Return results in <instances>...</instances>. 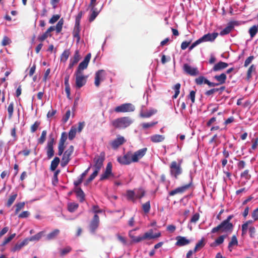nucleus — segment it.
I'll use <instances>...</instances> for the list:
<instances>
[{
    "mask_svg": "<svg viewBox=\"0 0 258 258\" xmlns=\"http://www.w3.org/2000/svg\"><path fill=\"white\" fill-rule=\"evenodd\" d=\"M133 121L129 116L119 117L111 121L112 126L118 129H123L129 126Z\"/></svg>",
    "mask_w": 258,
    "mask_h": 258,
    "instance_id": "obj_1",
    "label": "nucleus"
},
{
    "mask_svg": "<svg viewBox=\"0 0 258 258\" xmlns=\"http://www.w3.org/2000/svg\"><path fill=\"white\" fill-rule=\"evenodd\" d=\"M233 229V225L232 223H228L224 220L217 226L213 228L211 230V233H215L219 231L221 232H231Z\"/></svg>",
    "mask_w": 258,
    "mask_h": 258,
    "instance_id": "obj_2",
    "label": "nucleus"
},
{
    "mask_svg": "<svg viewBox=\"0 0 258 258\" xmlns=\"http://www.w3.org/2000/svg\"><path fill=\"white\" fill-rule=\"evenodd\" d=\"M181 160L178 163L175 161H173L171 163L170 165V172L172 176H174L175 178H177L178 176L182 173V170L181 167Z\"/></svg>",
    "mask_w": 258,
    "mask_h": 258,
    "instance_id": "obj_3",
    "label": "nucleus"
},
{
    "mask_svg": "<svg viewBox=\"0 0 258 258\" xmlns=\"http://www.w3.org/2000/svg\"><path fill=\"white\" fill-rule=\"evenodd\" d=\"M74 148L73 145L70 146L69 148L64 152L61 159V166H66L71 159V156L74 152Z\"/></svg>",
    "mask_w": 258,
    "mask_h": 258,
    "instance_id": "obj_4",
    "label": "nucleus"
},
{
    "mask_svg": "<svg viewBox=\"0 0 258 258\" xmlns=\"http://www.w3.org/2000/svg\"><path fill=\"white\" fill-rule=\"evenodd\" d=\"M105 153L104 152H102L99 155L95 156L93 159L94 163V167L95 169L100 170L103 165V162L105 160Z\"/></svg>",
    "mask_w": 258,
    "mask_h": 258,
    "instance_id": "obj_5",
    "label": "nucleus"
},
{
    "mask_svg": "<svg viewBox=\"0 0 258 258\" xmlns=\"http://www.w3.org/2000/svg\"><path fill=\"white\" fill-rule=\"evenodd\" d=\"M135 109V107L132 104L127 103L116 107L114 111L116 112H129L134 111Z\"/></svg>",
    "mask_w": 258,
    "mask_h": 258,
    "instance_id": "obj_6",
    "label": "nucleus"
},
{
    "mask_svg": "<svg viewBox=\"0 0 258 258\" xmlns=\"http://www.w3.org/2000/svg\"><path fill=\"white\" fill-rule=\"evenodd\" d=\"M75 76L76 87L80 89L86 84L88 76L84 75L83 73L79 74L76 72H75Z\"/></svg>",
    "mask_w": 258,
    "mask_h": 258,
    "instance_id": "obj_7",
    "label": "nucleus"
},
{
    "mask_svg": "<svg viewBox=\"0 0 258 258\" xmlns=\"http://www.w3.org/2000/svg\"><path fill=\"white\" fill-rule=\"evenodd\" d=\"M132 152L128 151L126 152L123 156H119L117 158V161L123 165H129L131 163L133 162L132 161Z\"/></svg>",
    "mask_w": 258,
    "mask_h": 258,
    "instance_id": "obj_8",
    "label": "nucleus"
},
{
    "mask_svg": "<svg viewBox=\"0 0 258 258\" xmlns=\"http://www.w3.org/2000/svg\"><path fill=\"white\" fill-rule=\"evenodd\" d=\"M147 151V148L141 149L134 153L132 152V161L133 162H138L140 159L142 158L146 154Z\"/></svg>",
    "mask_w": 258,
    "mask_h": 258,
    "instance_id": "obj_9",
    "label": "nucleus"
},
{
    "mask_svg": "<svg viewBox=\"0 0 258 258\" xmlns=\"http://www.w3.org/2000/svg\"><path fill=\"white\" fill-rule=\"evenodd\" d=\"M91 54L90 53L87 54L86 56L85 57L84 60L80 63L79 66L76 71V73H83V71L86 69H87L88 63L91 59Z\"/></svg>",
    "mask_w": 258,
    "mask_h": 258,
    "instance_id": "obj_10",
    "label": "nucleus"
},
{
    "mask_svg": "<svg viewBox=\"0 0 258 258\" xmlns=\"http://www.w3.org/2000/svg\"><path fill=\"white\" fill-rule=\"evenodd\" d=\"M110 176H114L112 172V164L111 162H109L107 164L104 172L100 176V180L102 181L107 179Z\"/></svg>",
    "mask_w": 258,
    "mask_h": 258,
    "instance_id": "obj_11",
    "label": "nucleus"
},
{
    "mask_svg": "<svg viewBox=\"0 0 258 258\" xmlns=\"http://www.w3.org/2000/svg\"><path fill=\"white\" fill-rule=\"evenodd\" d=\"M54 143V139L53 138H50L49 141L47 143L46 147V153L47 158L51 159L54 154V151L53 150V144Z\"/></svg>",
    "mask_w": 258,
    "mask_h": 258,
    "instance_id": "obj_12",
    "label": "nucleus"
},
{
    "mask_svg": "<svg viewBox=\"0 0 258 258\" xmlns=\"http://www.w3.org/2000/svg\"><path fill=\"white\" fill-rule=\"evenodd\" d=\"M99 217L97 214H95L89 225L90 230L92 233L95 232L99 226Z\"/></svg>",
    "mask_w": 258,
    "mask_h": 258,
    "instance_id": "obj_13",
    "label": "nucleus"
},
{
    "mask_svg": "<svg viewBox=\"0 0 258 258\" xmlns=\"http://www.w3.org/2000/svg\"><path fill=\"white\" fill-rule=\"evenodd\" d=\"M191 184V182L183 186L178 187L174 190L170 191L169 195L170 196H173L177 194H182L190 187Z\"/></svg>",
    "mask_w": 258,
    "mask_h": 258,
    "instance_id": "obj_14",
    "label": "nucleus"
},
{
    "mask_svg": "<svg viewBox=\"0 0 258 258\" xmlns=\"http://www.w3.org/2000/svg\"><path fill=\"white\" fill-rule=\"evenodd\" d=\"M218 33L217 32H214L213 33H209L203 35L202 37L200 38V39L202 42L207 41L213 42L215 40V39L218 37Z\"/></svg>",
    "mask_w": 258,
    "mask_h": 258,
    "instance_id": "obj_15",
    "label": "nucleus"
},
{
    "mask_svg": "<svg viewBox=\"0 0 258 258\" xmlns=\"http://www.w3.org/2000/svg\"><path fill=\"white\" fill-rule=\"evenodd\" d=\"M195 82L197 85H202L203 84H207L209 87H215L213 82L209 81L205 77L200 76L195 79Z\"/></svg>",
    "mask_w": 258,
    "mask_h": 258,
    "instance_id": "obj_16",
    "label": "nucleus"
},
{
    "mask_svg": "<svg viewBox=\"0 0 258 258\" xmlns=\"http://www.w3.org/2000/svg\"><path fill=\"white\" fill-rule=\"evenodd\" d=\"M183 70L186 74L190 75V76H196L199 73L197 68H192L187 63L184 64Z\"/></svg>",
    "mask_w": 258,
    "mask_h": 258,
    "instance_id": "obj_17",
    "label": "nucleus"
},
{
    "mask_svg": "<svg viewBox=\"0 0 258 258\" xmlns=\"http://www.w3.org/2000/svg\"><path fill=\"white\" fill-rule=\"evenodd\" d=\"M104 73L105 71L103 70H99L96 72L94 84L97 87L100 86V82L103 80V77Z\"/></svg>",
    "mask_w": 258,
    "mask_h": 258,
    "instance_id": "obj_18",
    "label": "nucleus"
},
{
    "mask_svg": "<svg viewBox=\"0 0 258 258\" xmlns=\"http://www.w3.org/2000/svg\"><path fill=\"white\" fill-rule=\"evenodd\" d=\"M125 142L124 137L122 136H118L116 139L112 141L110 144L112 148L116 149L119 146L122 145Z\"/></svg>",
    "mask_w": 258,
    "mask_h": 258,
    "instance_id": "obj_19",
    "label": "nucleus"
},
{
    "mask_svg": "<svg viewBox=\"0 0 258 258\" xmlns=\"http://www.w3.org/2000/svg\"><path fill=\"white\" fill-rule=\"evenodd\" d=\"M176 242L175 245L178 246H183L189 244L190 240L185 237L178 236L176 237Z\"/></svg>",
    "mask_w": 258,
    "mask_h": 258,
    "instance_id": "obj_20",
    "label": "nucleus"
},
{
    "mask_svg": "<svg viewBox=\"0 0 258 258\" xmlns=\"http://www.w3.org/2000/svg\"><path fill=\"white\" fill-rule=\"evenodd\" d=\"M237 22L235 21L229 22L228 24V25L222 31H221V32H220V34L222 36H223L229 34L234 28V25Z\"/></svg>",
    "mask_w": 258,
    "mask_h": 258,
    "instance_id": "obj_21",
    "label": "nucleus"
},
{
    "mask_svg": "<svg viewBox=\"0 0 258 258\" xmlns=\"http://www.w3.org/2000/svg\"><path fill=\"white\" fill-rule=\"evenodd\" d=\"M213 78L218 82V83H214L216 85L215 86H217L225 83L227 76L225 74L222 73L220 75L215 76Z\"/></svg>",
    "mask_w": 258,
    "mask_h": 258,
    "instance_id": "obj_22",
    "label": "nucleus"
},
{
    "mask_svg": "<svg viewBox=\"0 0 258 258\" xmlns=\"http://www.w3.org/2000/svg\"><path fill=\"white\" fill-rule=\"evenodd\" d=\"M55 30L54 26H50L42 35L38 37V40L41 42L45 40L48 36H51L50 32Z\"/></svg>",
    "mask_w": 258,
    "mask_h": 258,
    "instance_id": "obj_23",
    "label": "nucleus"
},
{
    "mask_svg": "<svg viewBox=\"0 0 258 258\" xmlns=\"http://www.w3.org/2000/svg\"><path fill=\"white\" fill-rule=\"evenodd\" d=\"M228 66L227 63L220 61L214 66L212 70L214 72H218L226 68Z\"/></svg>",
    "mask_w": 258,
    "mask_h": 258,
    "instance_id": "obj_24",
    "label": "nucleus"
},
{
    "mask_svg": "<svg viewBox=\"0 0 258 258\" xmlns=\"http://www.w3.org/2000/svg\"><path fill=\"white\" fill-rule=\"evenodd\" d=\"M81 28L80 25H75L74 28L73 32V35L74 38L77 39L76 42L79 43L80 41V33Z\"/></svg>",
    "mask_w": 258,
    "mask_h": 258,
    "instance_id": "obj_25",
    "label": "nucleus"
},
{
    "mask_svg": "<svg viewBox=\"0 0 258 258\" xmlns=\"http://www.w3.org/2000/svg\"><path fill=\"white\" fill-rule=\"evenodd\" d=\"M225 87L222 86L219 88H213L207 91L205 94L207 96H210L212 95L215 92H218L220 94H222V93L225 90Z\"/></svg>",
    "mask_w": 258,
    "mask_h": 258,
    "instance_id": "obj_26",
    "label": "nucleus"
},
{
    "mask_svg": "<svg viewBox=\"0 0 258 258\" xmlns=\"http://www.w3.org/2000/svg\"><path fill=\"white\" fill-rule=\"evenodd\" d=\"M151 141L153 143H159L163 142L165 140V137L160 135H154L150 137Z\"/></svg>",
    "mask_w": 258,
    "mask_h": 258,
    "instance_id": "obj_27",
    "label": "nucleus"
},
{
    "mask_svg": "<svg viewBox=\"0 0 258 258\" xmlns=\"http://www.w3.org/2000/svg\"><path fill=\"white\" fill-rule=\"evenodd\" d=\"M153 239V230H150L149 231L144 233V235H141V238L139 240H141V241L146 240V239Z\"/></svg>",
    "mask_w": 258,
    "mask_h": 258,
    "instance_id": "obj_28",
    "label": "nucleus"
},
{
    "mask_svg": "<svg viewBox=\"0 0 258 258\" xmlns=\"http://www.w3.org/2000/svg\"><path fill=\"white\" fill-rule=\"evenodd\" d=\"M28 244V240L24 239L22 242L20 243H16L13 247L12 251L15 252L20 250L22 247Z\"/></svg>",
    "mask_w": 258,
    "mask_h": 258,
    "instance_id": "obj_29",
    "label": "nucleus"
},
{
    "mask_svg": "<svg viewBox=\"0 0 258 258\" xmlns=\"http://www.w3.org/2000/svg\"><path fill=\"white\" fill-rule=\"evenodd\" d=\"M90 8L91 9L92 13L89 16V21L90 22H92L95 19V18L98 15L99 12L97 11V9L95 8V7H94L93 9H92V8Z\"/></svg>",
    "mask_w": 258,
    "mask_h": 258,
    "instance_id": "obj_30",
    "label": "nucleus"
},
{
    "mask_svg": "<svg viewBox=\"0 0 258 258\" xmlns=\"http://www.w3.org/2000/svg\"><path fill=\"white\" fill-rule=\"evenodd\" d=\"M76 193L77 198L79 199L80 202H83L85 200V194L81 189V188L79 187L76 190Z\"/></svg>",
    "mask_w": 258,
    "mask_h": 258,
    "instance_id": "obj_31",
    "label": "nucleus"
},
{
    "mask_svg": "<svg viewBox=\"0 0 258 258\" xmlns=\"http://www.w3.org/2000/svg\"><path fill=\"white\" fill-rule=\"evenodd\" d=\"M60 162V159L58 157H55L51 162L50 169L51 171L55 170Z\"/></svg>",
    "mask_w": 258,
    "mask_h": 258,
    "instance_id": "obj_32",
    "label": "nucleus"
},
{
    "mask_svg": "<svg viewBox=\"0 0 258 258\" xmlns=\"http://www.w3.org/2000/svg\"><path fill=\"white\" fill-rule=\"evenodd\" d=\"M70 54H71V52H70V49L64 50L60 55V61L65 62L68 59Z\"/></svg>",
    "mask_w": 258,
    "mask_h": 258,
    "instance_id": "obj_33",
    "label": "nucleus"
},
{
    "mask_svg": "<svg viewBox=\"0 0 258 258\" xmlns=\"http://www.w3.org/2000/svg\"><path fill=\"white\" fill-rule=\"evenodd\" d=\"M43 233V231L39 232L35 235L31 236L29 238H26V240H28V243L29 242V241H38L41 238Z\"/></svg>",
    "mask_w": 258,
    "mask_h": 258,
    "instance_id": "obj_34",
    "label": "nucleus"
},
{
    "mask_svg": "<svg viewBox=\"0 0 258 258\" xmlns=\"http://www.w3.org/2000/svg\"><path fill=\"white\" fill-rule=\"evenodd\" d=\"M127 199L134 202L137 199L136 198V193L134 190H128L126 191Z\"/></svg>",
    "mask_w": 258,
    "mask_h": 258,
    "instance_id": "obj_35",
    "label": "nucleus"
},
{
    "mask_svg": "<svg viewBox=\"0 0 258 258\" xmlns=\"http://www.w3.org/2000/svg\"><path fill=\"white\" fill-rule=\"evenodd\" d=\"M17 193L16 192H13L12 195L10 196L6 204L8 207H10L13 204L17 197Z\"/></svg>",
    "mask_w": 258,
    "mask_h": 258,
    "instance_id": "obj_36",
    "label": "nucleus"
},
{
    "mask_svg": "<svg viewBox=\"0 0 258 258\" xmlns=\"http://www.w3.org/2000/svg\"><path fill=\"white\" fill-rule=\"evenodd\" d=\"M238 245V241L237 237L235 235H233L231 241L229 242L228 244V249L229 250L231 251L232 250V247L234 245Z\"/></svg>",
    "mask_w": 258,
    "mask_h": 258,
    "instance_id": "obj_37",
    "label": "nucleus"
},
{
    "mask_svg": "<svg viewBox=\"0 0 258 258\" xmlns=\"http://www.w3.org/2000/svg\"><path fill=\"white\" fill-rule=\"evenodd\" d=\"M205 245V239L204 238H202L196 245L194 249V252H196L198 250L201 249L203 248Z\"/></svg>",
    "mask_w": 258,
    "mask_h": 258,
    "instance_id": "obj_38",
    "label": "nucleus"
},
{
    "mask_svg": "<svg viewBox=\"0 0 258 258\" xmlns=\"http://www.w3.org/2000/svg\"><path fill=\"white\" fill-rule=\"evenodd\" d=\"M255 67L254 64H252L250 66V67L248 68L247 73H246V79L247 80H249L251 77L252 75L251 74L252 72H255Z\"/></svg>",
    "mask_w": 258,
    "mask_h": 258,
    "instance_id": "obj_39",
    "label": "nucleus"
},
{
    "mask_svg": "<svg viewBox=\"0 0 258 258\" xmlns=\"http://www.w3.org/2000/svg\"><path fill=\"white\" fill-rule=\"evenodd\" d=\"M78 207L79 205L76 203H70L68 204V210L72 213L75 212Z\"/></svg>",
    "mask_w": 258,
    "mask_h": 258,
    "instance_id": "obj_40",
    "label": "nucleus"
},
{
    "mask_svg": "<svg viewBox=\"0 0 258 258\" xmlns=\"http://www.w3.org/2000/svg\"><path fill=\"white\" fill-rule=\"evenodd\" d=\"M59 233V230L58 229H55L51 232L49 233L47 235V239L48 240H51L55 238Z\"/></svg>",
    "mask_w": 258,
    "mask_h": 258,
    "instance_id": "obj_41",
    "label": "nucleus"
},
{
    "mask_svg": "<svg viewBox=\"0 0 258 258\" xmlns=\"http://www.w3.org/2000/svg\"><path fill=\"white\" fill-rule=\"evenodd\" d=\"M180 86L181 85L180 83H177L172 87V89H173L175 91V94L172 96L173 99H176L180 93Z\"/></svg>",
    "mask_w": 258,
    "mask_h": 258,
    "instance_id": "obj_42",
    "label": "nucleus"
},
{
    "mask_svg": "<svg viewBox=\"0 0 258 258\" xmlns=\"http://www.w3.org/2000/svg\"><path fill=\"white\" fill-rule=\"evenodd\" d=\"M76 127L74 126H72L70 129L68 135L69 139L70 140H73L75 138L76 135Z\"/></svg>",
    "mask_w": 258,
    "mask_h": 258,
    "instance_id": "obj_43",
    "label": "nucleus"
},
{
    "mask_svg": "<svg viewBox=\"0 0 258 258\" xmlns=\"http://www.w3.org/2000/svg\"><path fill=\"white\" fill-rule=\"evenodd\" d=\"M64 21L62 18L60 19L59 21L57 22V24L56 25V26L55 27V30H56V32L57 33H59L61 32L62 26L63 25Z\"/></svg>",
    "mask_w": 258,
    "mask_h": 258,
    "instance_id": "obj_44",
    "label": "nucleus"
},
{
    "mask_svg": "<svg viewBox=\"0 0 258 258\" xmlns=\"http://www.w3.org/2000/svg\"><path fill=\"white\" fill-rule=\"evenodd\" d=\"M258 29L256 25H253L252 27H251L248 31V32L249 33V35L250 36V37L252 38H253L256 34L257 33Z\"/></svg>",
    "mask_w": 258,
    "mask_h": 258,
    "instance_id": "obj_45",
    "label": "nucleus"
},
{
    "mask_svg": "<svg viewBox=\"0 0 258 258\" xmlns=\"http://www.w3.org/2000/svg\"><path fill=\"white\" fill-rule=\"evenodd\" d=\"M240 177L244 178L246 180H248L251 178V175L249 174V171L248 169H245L240 174Z\"/></svg>",
    "mask_w": 258,
    "mask_h": 258,
    "instance_id": "obj_46",
    "label": "nucleus"
},
{
    "mask_svg": "<svg viewBox=\"0 0 258 258\" xmlns=\"http://www.w3.org/2000/svg\"><path fill=\"white\" fill-rule=\"evenodd\" d=\"M134 230H131L129 231V233H128L129 237L132 239L133 242L138 243V242H141V240H139L140 238H141V235H140L138 237H136L134 235L132 234V232Z\"/></svg>",
    "mask_w": 258,
    "mask_h": 258,
    "instance_id": "obj_47",
    "label": "nucleus"
},
{
    "mask_svg": "<svg viewBox=\"0 0 258 258\" xmlns=\"http://www.w3.org/2000/svg\"><path fill=\"white\" fill-rule=\"evenodd\" d=\"M80 55L79 54V51L78 50H76L75 52V54L73 57L70 59V60L74 62L77 63L78 61L80 60Z\"/></svg>",
    "mask_w": 258,
    "mask_h": 258,
    "instance_id": "obj_48",
    "label": "nucleus"
},
{
    "mask_svg": "<svg viewBox=\"0 0 258 258\" xmlns=\"http://www.w3.org/2000/svg\"><path fill=\"white\" fill-rule=\"evenodd\" d=\"M150 209L151 206L150 201H148L142 205V209L145 213H148L150 212Z\"/></svg>",
    "mask_w": 258,
    "mask_h": 258,
    "instance_id": "obj_49",
    "label": "nucleus"
},
{
    "mask_svg": "<svg viewBox=\"0 0 258 258\" xmlns=\"http://www.w3.org/2000/svg\"><path fill=\"white\" fill-rule=\"evenodd\" d=\"M47 132L44 130L42 132L40 138L38 140V143L39 144H43L45 141Z\"/></svg>",
    "mask_w": 258,
    "mask_h": 258,
    "instance_id": "obj_50",
    "label": "nucleus"
},
{
    "mask_svg": "<svg viewBox=\"0 0 258 258\" xmlns=\"http://www.w3.org/2000/svg\"><path fill=\"white\" fill-rule=\"evenodd\" d=\"M99 171L100 170L95 169L93 173L91 174L89 177L87 179L86 181L87 183H88L91 182L97 176Z\"/></svg>",
    "mask_w": 258,
    "mask_h": 258,
    "instance_id": "obj_51",
    "label": "nucleus"
},
{
    "mask_svg": "<svg viewBox=\"0 0 258 258\" xmlns=\"http://www.w3.org/2000/svg\"><path fill=\"white\" fill-rule=\"evenodd\" d=\"M67 134L66 132H62L61 134V137L58 144L64 145V143L67 139Z\"/></svg>",
    "mask_w": 258,
    "mask_h": 258,
    "instance_id": "obj_52",
    "label": "nucleus"
},
{
    "mask_svg": "<svg viewBox=\"0 0 258 258\" xmlns=\"http://www.w3.org/2000/svg\"><path fill=\"white\" fill-rule=\"evenodd\" d=\"M145 190L142 188H139L136 192V198L137 199H141L145 196Z\"/></svg>",
    "mask_w": 258,
    "mask_h": 258,
    "instance_id": "obj_53",
    "label": "nucleus"
},
{
    "mask_svg": "<svg viewBox=\"0 0 258 258\" xmlns=\"http://www.w3.org/2000/svg\"><path fill=\"white\" fill-rule=\"evenodd\" d=\"M15 236H16V234L14 233V234H12L11 235H10L9 237L6 238L4 240L1 245L4 246V245H6L7 243L10 242L15 237Z\"/></svg>",
    "mask_w": 258,
    "mask_h": 258,
    "instance_id": "obj_54",
    "label": "nucleus"
},
{
    "mask_svg": "<svg viewBox=\"0 0 258 258\" xmlns=\"http://www.w3.org/2000/svg\"><path fill=\"white\" fill-rule=\"evenodd\" d=\"M14 111V103L11 102L10 103L8 107V112L9 115V118L11 119L13 116Z\"/></svg>",
    "mask_w": 258,
    "mask_h": 258,
    "instance_id": "obj_55",
    "label": "nucleus"
},
{
    "mask_svg": "<svg viewBox=\"0 0 258 258\" xmlns=\"http://www.w3.org/2000/svg\"><path fill=\"white\" fill-rule=\"evenodd\" d=\"M25 206L24 202H20L16 205L15 214H17L18 212L22 210Z\"/></svg>",
    "mask_w": 258,
    "mask_h": 258,
    "instance_id": "obj_56",
    "label": "nucleus"
},
{
    "mask_svg": "<svg viewBox=\"0 0 258 258\" xmlns=\"http://www.w3.org/2000/svg\"><path fill=\"white\" fill-rule=\"evenodd\" d=\"M158 123L157 121L151 122H145L142 124V126L143 128L146 129L154 126Z\"/></svg>",
    "mask_w": 258,
    "mask_h": 258,
    "instance_id": "obj_57",
    "label": "nucleus"
},
{
    "mask_svg": "<svg viewBox=\"0 0 258 258\" xmlns=\"http://www.w3.org/2000/svg\"><path fill=\"white\" fill-rule=\"evenodd\" d=\"M72 250V248L70 246H67L66 247L60 250V255L64 256L69 253Z\"/></svg>",
    "mask_w": 258,
    "mask_h": 258,
    "instance_id": "obj_58",
    "label": "nucleus"
},
{
    "mask_svg": "<svg viewBox=\"0 0 258 258\" xmlns=\"http://www.w3.org/2000/svg\"><path fill=\"white\" fill-rule=\"evenodd\" d=\"M246 166V162L243 160H240L237 163V169L239 170H241L244 169Z\"/></svg>",
    "mask_w": 258,
    "mask_h": 258,
    "instance_id": "obj_59",
    "label": "nucleus"
},
{
    "mask_svg": "<svg viewBox=\"0 0 258 258\" xmlns=\"http://www.w3.org/2000/svg\"><path fill=\"white\" fill-rule=\"evenodd\" d=\"M83 15V12L82 11H80L77 15L76 17L75 20V25H80V21L82 18V17Z\"/></svg>",
    "mask_w": 258,
    "mask_h": 258,
    "instance_id": "obj_60",
    "label": "nucleus"
},
{
    "mask_svg": "<svg viewBox=\"0 0 258 258\" xmlns=\"http://www.w3.org/2000/svg\"><path fill=\"white\" fill-rule=\"evenodd\" d=\"M59 15H53L49 20V23L50 24H54L56 22H57L60 18Z\"/></svg>",
    "mask_w": 258,
    "mask_h": 258,
    "instance_id": "obj_61",
    "label": "nucleus"
},
{
    "mask_svg": "<svg viewBox=\"0 0 258 258\" xmlns=\"http://www.w3.org/2000/svg\"><path fill=\"white\" fill-rule=\"evenodd\" d=\"M154 113L155 112L153 110H150L146 112L141 113V116L143 118H148L154 114Z\"/></svg>",
    "mask_w": 258,
    "mask_h": 258,
    "instance_id": "obj_62",
    "label": "nucleus"
},
{
    "mask_svg": "<svg viewBox=\"0 0 258 258\" xmlns=\"http://www.w3.org/2000/svg\"><path fill=\"white\" fill-rule=\"evenodd\" d=\"M200 218V214L199 213L195 214L191 217L190 222L191 223H196Z\"/></svg>",
    "mask_w": 258,
    "mask_h": 258,
    "instance_id": "obj_63",
    "label": "nucleus"
},
{
    "mask_svg": "<svg viewBox=\"0 0 258 258\" xmlns=\"http://www.w3.org/2000/svg\"><path fill=\"white\" fill-rule=\"evenodd\" d=\"M40 124V122L35 121V123L31 126V132L32 133H34L37 130Z\"/></svg>",
    "mask_w": 258,
    "mask_h": 258,
    "instance_id": "obj_64",
    "label": "nucleus"
}]
</instances>
